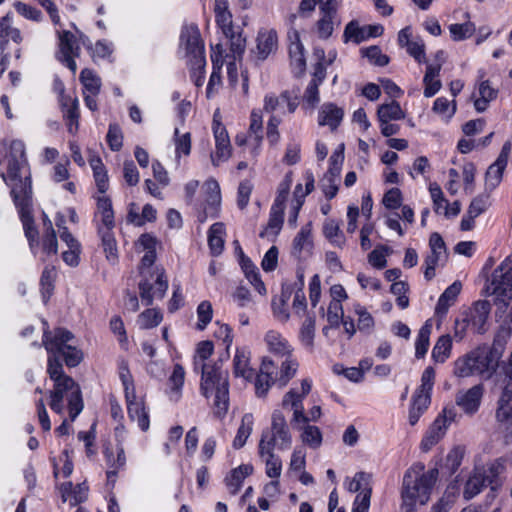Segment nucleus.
Instances as JSON below:
<instances>
[{
  "label": "nucleus",
  "mask_w": 512,
  "mask_h": 512,
  "mask_svg": "<svg viewBox=\"0 0 512 512\" xmlns=\"http://www.w3.org/2000/svg\"><path fill=\"white\" fill-rule=\"evenodd\" d=\"M214 350L211 341L198 344L194 357V370L201 371L200 391L209 399L213 397V413L222 419L229 408V375L218 363H206Z\"/></svg>",
  "instance_id": "nucleus-1"
},
{
  "label": "nucleus",
  "mask_w": 512,
  "mask_h": 512,
  "mask_svg": "<svg viewBox=\"0 0 512 512\" xmlns=\"http://www.w3.org/2000/svg\"><path fill=\"white\" fill-rule=\"evenodd\" d=\"M437 477L436 468L425 471L422 463H415L406 471L401 493L403 512H414L417 504L425 505L429 501Z\"/></svg>",
  "instance_id": "nucleus-2"
},
{
  "label": "nucleus",
  "mask_w": 512,
  "mask_h": 512,
  "mask_svg": "<svg viewBox=\"0 0 512 512\" xmlns=\"http://www.w3.org/2000/svg\"><path fill=\"white\" fill-rule=\"evenodd\" d=\"M65 401L67 402L70 419L74 421L82 412L84 403L80 386L73 378H64L61 382L55 383L50 391L49 406L52 411L62 415Z\"/></svg>",
  "instance_id": "nucleus-3"
},
{
  "label": "nucleus",
  "mask_w": 512,
  "mask_h": 512,
  "mask_svg": "<svg viewBox=\"0 0 512 512\" xmlns=\"http://www.w3.org/2000/svg\"><path fill=\"white\" fill-rule=\"evenodd\" d=\"M495 363L491 353L485 349H474L457 358L454 362V375L466 378L480 375L485 378L492 376L495 371Z\"/></svg>",
  "instance_id": "nucleus-4"
},
{
  "label": "nucleus",
  "mask_w": 512,
  "mask_h": 512,
  "mask_svg": "<svg viewBox=\"0 0 512 512\" xmlns=\"http://www.w3.org/2000/svg\"><path fill=\"white\" fill-rule=\"evenodd\" d=\"M179 55L186 63L206 66L205 45L196 24H184L179 37Z\"/></svg>",
  "instance_id": "nucleus-5"
},
{
  "label": "nucleus",
  "mask_w": 512,
  "mask_h": 512,
  "mask_svg": "<svg viewBox=\"0 0 512 512\" xmlns=\"http://www.w3.org/2000/svg\"><path fill=\"white\" fill-rule=\"evenodd\" d=\"M292 437L286 417L280 410H274L271 417V428L262 433L259 450H287L290 448Z\"/></svg>",
  "instance_id": "nucleus-6"
},
{
  "label": "nucleus",
  "mask_w": 512,
  "mask_h": 512,
  "mask_svg": "<svg viewBox=\"0 0 512 512\" xmlns=\"http://www.w3.org/2000/svg\"><path fill=\"white\" fill-rule=\"evenodd\" d=\"M485 289L497 302L509 303L512 299V253L493 271Z\"/></svg>",
  "instance_id": "nucleus-7"
},
{
  "label": "nucleus",
  "mask_w": 512,
  "mask_h": 512,
  "mask_svg": "<svg viewBox=\"0 0 512 512\" xmlns=\"http://www.w3.org/2000/svg\"><path fill=\"white\" fill-rule=\"evenodd\" d=\"M1 177L11 187L13 201L15 200V189H18L17 194L20 198L32 197L30 170L27 160H7V172H2Z\"/></svg>",
  "instance_id": "nucleus-8"
},
{
  "label": "nucleus",
  "mask_w": 512,
  "mask_h": 512,
  "mask_svg": "<svg viewBox=\"0 0 512 512\" xmlns=\"http://www.w3.org/2000/svg\"><path fill=\"white\" fill-rule=\"evenodd\" d=\"M141 280L138 284L142 302L149 306L155 298L164 297L168 289V281L162 268H154L153 271H147L146 275H140Z\"/></svg>",
  "instance_id": "nucleus-9"
},
{
  "label": "nucleus",
  "mask_w": 512,
  "mask_h": 512,
  "mask_svg": "<svg viewBox=\"0 0 512 512\" xmlns=\"http://www.w3.org/2000/svg\"><path fill=\"white\" fill-rule=\"evenodd\" d=\"M312 382L309 379L301 381V387L291 388L282 399L283 408H291L293 410L292 425L299 428V424L308 423V418L304 414L303 400L310 393Z\"/></svg>",
  "instance_id": "nucleus-10"
},
{
  "label": "nucleus",
  "mask_w": 512,
  "mask_h": 512,
  "mask_svg": "<svg viewBox=\"0 0 512 512\" xmlns=\"http://www.w3.org/2000/svg\"><path fill=\"white\" fill-rule=\"evenodd\" d=\"M456 417L457 412L453 406L445 407L427 430L421 441V449L428 451L436 445L444 437L448 427L456 420Z\"/></svg>",
  "instance_id": "nucleus-11"
},
{
  "label": "nucleus",
  "mask_w": 512,
  "mask_h": 512,
  "mask_svg": "<svg viewBox=\"0 0 512 512\" xmlns=\"http://www.w3.org/2000/svg\"><path fill=\"white\" fill-rule=\"evenodd\" d=\"M339 3L337 0H323L319 7L320 17L314 25V32L321 40L329 39L336 26L340 25L337 16Z\"/></svg>",
  "instance_id": "nucleus-12"
},
{
  "label": "nucleus",
  "mask_w": 512,
  "mask_h": 512,
  "mask_svg": "<svg viewBox=\"0 0 512 512\" xmlns=\"http://www.w3.org/2000/svg\"><path fill=\"white\" fill-rule=\"evenodd\" d=\"M505 385L498 400L495 417L500 431L505 435L506 442L512 439V375Z\"/></svg>",
  "instance_id": "nucleus-13"
},
{
  "label": "nucleus",
  "mask_w": 512,
  "mask_h": 512,
  "mask_svg": "<svg viewBox=\"0 0 512 512\" xmlns=\"http://www.w3.org/2000/svg\"><path fill=\"white\" fill-rule=\"evenodd\" d=\"M16 193H18V189L14 190V204L18 209L25 236L28 239L30 248L33 249L38 245V230L34 225V219L32 215V197L25 196L24 198H20Z\"/></svg>",
  "instance_id": "nucleus-14"
},
{
  "label": "nucleus",
  "mask_w": 512,
  "mask_h": 512,
  "mask_svg": "<svg viewBox=\"0 0 512 512\" xmlns=\"http://www.w3.org/2000/svg\"><path fill=\"white\" fill-rule=\"evenodd\" d=\"M212 130L215 138L216 151L211 154V161L214 166L227 161L231 156V143L225 126L217 119V113L214 114Z\"/></svg>",
  "instance_id": "nucleus-15"
},
{
  "label": "nucleus",
  "mask_w": 512,
  "mask_h": 512,
  "mask_svg": "<svg viewBox=\"0 0 512 512\" xmlns=\"http://www.w3.org/2000/svg\"><path fill=\"white\" fill-rule=\"evenodd\" d=\"M59 38V60L65 64L73 73L77 70L75 57H79L80 46L76 36L67 30L58 32Z\"/></svg>",
  "instance_id": "nucleus-16"
},
{
  "label": "nucleus",
  "mask_w": 512,
  "mask_h": 512,
  "mask_svg": "<svg viewBox=\"0 0 512 512\" xmlns=\"http://www.w3.org/2000/svg\"><path fill=\"white\" fill-rule=\"evenodd\" d=\"M430 253L424 260V277L431 280L435 276V269L438 264L446 258V246L443 238L437 232L431 234L429 239Z\"/></svg>",
  "instance_id": "nucleus-17"
},
{
  "label": "nucleus",
  "mask_w": 512,
  "mask_h": 512,
  "mask_svg": "<svg viewBox=\"0 0 512 512\" xmlns=\"http://www.w3.org/2000/svg\"><path fill=\"white\" fill-rule=\"evenodd\" d=\"M299 105L298 97L292 96L289 91H283L280 95L274 93L267 94L264 97L263 109L267 113L292 114Z\"/></svg>",
  "instance_id": "nucleus-18"
},
{
  "label": "nucleus",
  "mask_w": 512,
  "mask_h": 512,
  "mask_svg": "<svg viewBox=\"0 0 512 512\" xmlns=\"http://www.w3.org/2000/svg\"><path fill=\"white\" fill-rule=\"evenodd\" d=\"M491 311V304L486 300H478L462 314L471 328L479 334L486 331V323Z\"/></svg>",
  "instance_id": "nucleus-19"
},
{
  "label": "nucleus",
  "mask_w": 512,
  "mask_h": 512,
  "mask_svg": "<svg viewBox=\"0 0 512 512\" xmlns=\"http://www.w3.org/2000/svg\"><path fill=\"white\" fill-rule=\"evenodd\" d=\"M73 338L74 335L64 328H57L53 332L45 329L42 344L48 352V355L56 354L60 356L63 350L70 345L69 342Z\"/></svg>",
  "instance_id": "nucleus-20"
},
{
  "label": "nucleus",
  "mask_w": 512,
  "mask_h": 512,
  "mask_svg": "<svg viewBox=\"0 0 512 512\" xmlns=\"http://www.w3.org/2000/svg\"><path fill=\"white\" fill-rule=\"evenodd\" d=\"M278 48V35L274 29H261L256 37V48L252 51L259 61L266 60Z\"/></svg>",
  "instance_id": "nucleus-21"
},
{
  "label": "nucleus",
  "mask_w": 512,
  "mask_h": 512,
  "mask_svg": "<svg viewBox=\"0 0 512 512\" xmlns=\"http://www.w3.org/2000/svg\"><path fill=\"white\" fill-rule=\"evenodd\" d=\"M205 193V207L202 214L199 215L200 222H204L208 216L217 217L221 203L220 186L218 182L211 178L203 185Z\"/></svg>",
  "instance_id": "nucleus-22"
},
{
  "label": "nucleus",
  "mask_w": 512,
  "mask_h": 512,
  "mask_svg": "<svg viewBox=\"0 0 512 512\" xmlns=\"http://www.w3.org/2000/svg\"><path fill=\"white\" fill-rule=\"evenodd\" d=\"M484 394L482 384L472 386L466 391H459L456 395V404L468 415L475 414L480 407Z\"/></svg>",
  "instance_id": "nucleus-23"
},
{
  "label": "nucleus",
  "mask_w": 512,
  "mask_h": 512,
  "mask_svg": "<svg viewBox=\"0 0 512 512\" xmlns=\"http://www.w3.org/2000/svg\"><path fill=\"white\" fill-rule=\"evenodd\" d=\"M274 374H276L275 362L269 357H264L254 383L258 397L266 396L272 384L277 383Z\"/></svg>",
  "instance_id": "nucleus-24"
},
{
  "label": "nucleus",
  "mask_w": 512,
  "mask_h": 512,
  "mask_svg": "<svg viewBox=\"0 0 512 512\" xmlns=\"http://www.w3.org/2000/svg\"><path fill=\"white\" fill-rule=\"evenodd\" d=\"M485 480L490 486L488 497L494 499L497 491L501 488L503 480L501 476L506 471V458L499 457L484 466Z\"/></svg>",
  "instance_id": "nucleus-25"
},
{
  "label": "nucleus",
  "mask_w": 512,
  "mask_h": 512,
  "mask_svg": "<svg viewBox=\"0 0 512 512\" xmlns=\"http://www.w3.org/2000/svg\"><path fill=\"white\" fill-rule=\"evenodd\" d=\"M127 413L131 421L137 422L142 431H147L150 427L149 413L143 397L133 394V398H125Z\"/></svg>",
  "instance_id": "nucleus-26"
},
{
  "label": "nucleus",
  "mask_w": 512,
  "mask_h": 512,
  "mask_svg": "<svg viewBox=\"0 0 512 512\" xmlns=\"http://www.w3.org/2000/svg\"><path fill=\"white\" fill-rule=\"evenodd\" d=\"M136 246L145 251L139 266L140 275H146L147 271H153L154 268H158L154 266L156 260V239L150 234H142Z\"/></svg>",
  "instance_id": "nucleus-27"
},
{
  "label": "nucleus",
  "mask_w": 512,
  "mask_h": 512,
  "mask_svg": "<svg viewBox=\"0 0 512 512\" xmlns=\"http://www.w3.org/2000/svg\"><path fill=\"white\" fill-rule=\"evenodd\" d=\"M20 44L23 36L17 27L13 26V16L7 13L0 18V53L8 52L9 41Z\"/></svg>",
  "instance_id": "nucleus-28"
},
{
  "label": "nucleus",
  "mask_w": 512,
  "mask_h": 512,
  "mask_svg": "<svg viewBox=\"0 0 512 512\" xmlns=\"http://www.w3.org/2000/svg\"><path fill=\"white\" fill-rule=\"evenodd\" d=\"M105 457L109 468L106 472L107 481L109 484L113 485L116 481L118 471L123 469L126 465L125 450L122 442L116 443L115 451L106 449Z\"/></svg>",
  "instance_id": "nucleus-29"
},
{
  "label": "nucleus",
  "mask_w": 512,
  "mask_h": 512,
  "mask_svg": "<svg viewBox=\"0 0 512 512\" xmlns=\"http://www.w3.org/2000/svg\"><path fill=\"white\" fill-rule=\"evenodd\" d=\"M477 78L479 97L475 99L474 106L478 112H484L488 107V103L496 99L498 91L494 89L490 85L489 80L486 79L485 69H479L477 71Z\"/></svg>",
  "instance_id": "nucleus-30"
},
{
  "label": "nucleus",
  "mask_w": 512,
  "mask_h": 512,
  "mask_svg": "<svg viewBox=\"0 0 512 512\" xmlns=\"http://www.w3.org/2000/svg\"><path fill=\"white\" fill-rule=\"evenodd\" d=\"M264 342L268 351L278 357L292 354L294 350L288 339L277 330H268L265 333Z\"/></svg>",
  "instance_id": "nucleus-31"
},
{
  "label": "nucleus",
  "mask_w": 512,
  "mask_h": 512,
  "mask_svg": "<svg viewBox=\"0 0 512 512\" xmlns=\"http://www.w3.org/2000/svg\"><path fill=\"white\" fill-rule=\"evenodd\" d=\"M484 466H475L463 487V498L471 500L479 495L486 485Z\"/></svg>",
  "instance_id": "nucleus-32"
},
{
  "label": "nucleus",
  "mask_w": 512,
  "mask_h": 512,
  "mask_svg": "<svg viewBox=\"0 0 512 512\" xmlns=\"http://www.w3.org/2000/svg\"><path fill=\"white\" fill-rule=\"evenodd\" d=\"M228 7V0H215L214 12L216 23L226 37L233 39L232 14Z\"/></svg>",
  "instance_id": "nucleus-33"
},
{
  "label": "nucleus",
  "mask_w": 512,
  "mask_h": 512,
  "mask_svg": "<svg viewBox=\"0 0 512 512\" xmlns=\"http://www.w3.org/2000/svg\"><path fill=\"white\" fill-rule=\"evenodd\" d=\"M461 289V282L455 281L444 290L435 307V314L437 316L444 317L447 314L449 308L456 302Z\"/></svg>",
  "instance_id": "nucleus-34"
},
{
  "label": "nucleus",
  "mask_w": 512,
  "mask_h": 512,
  "mask_svg": "<svg viewBox=\"0 0 512 512\" xmlns=\"http://www.w3.org/2000/svg\"><path fill=\"white\" fill-rule=\"evenodd\" d=\"M311 223H308L301 227L293 240L292 255L298 259H301L304 254H309L312 247L311 239Z\"/></svg>",
  "instance_id": "nucleus-35"
},
{
  "label": "nucleus",
  "mask_w": 512,
  "mask_h": 512,
  "mask_svg": "<svg viewBox=\"0 0 512 512\" xmlns=\"http://www.w3.org/2000/svg\"><path fill=\"white\" fill-rule=\"evenodd\" d=\"M344 116L343 110L333 103H325L319 111L318 122L321 126H329L332 130L336 129Z\"/></svg>",
  "instance_id": "nucleus-36"
},
{
  "label": "nucleus",
  "mask_w": 512,
  "mask_h": 512,
  "mask_svg": "<svg viewBox=\"0 0 512 512\" xmlns=\"http://www.w3.org/2000/svg\"><path fill=\"white\" fill-rule=\"evenodd\" d=\"M234 375L245 380L254 377V370L250 367V352L245 348H237L233 359Z\"/></svg>",
  "instance_id": "nucleus-37"
},
{
  "label": "nucleus",
  "mask_w": 512,
  "mask_h": 512,
  "mask_svg": "<svg viewBox=\"0 0 512 512\" xmlns=\"http://www.w3.org/2000/svg\"><path fill=\"white\" fill-rule=\"evenodd\" d=\"M253 473V466L242 464L233 469L225 478L226 486L232 495L238 493L246 477Z\"/></svg>",
  "instance_id": "nucleus-38"
},
{
  "label": "nucleus",
  "mask_w": 512,
  "mask_h": 512,
  "mask_svg": "<svg viewBox=\"0 0 512 512\" xmlns=\"http://www.w3.org/2000/svg\"><path fill=\"white\" fill-rule=\"evenodd\" d=\"M284 360L281 363V366L278 371V366L276 365V374H274L277 383L280 386H285L288 382L296 375L299 363L297 359L292 354L283 357Z\"/></svg>",
  "instance_id": "nucleus-39"
},
{
  "label": "nucleus",
  "mask_w": 512,
  "mask_h": 512,
  "mask_svg": "<svg viewBox=\"0 0 512 512\" xmlns=\"http://www.w3.org/2000/svg\"><path fill=\"white\" fill-rule=\"evenodd\" d=\"M325 238L334 246L343 248L346 243L345 236L340 229V223L334 219H327L323 224Z\"/></svg>",
  "instance_id": "nucleus-40"
},
{
  "label": "nucleus",
  "mask_w": 512,
  "mask_h": 512,
  "mask_svg": "<svg viewBox=\"0 0 512 512\" xmlns=\"http://www.w3.org/2000/svg\"><path fill=\"white\" fill-rule=\"evenodd\" d=\"M289 55L293 69L297 75H301L306 68V59L304 55V46L298 36H296V40L291 42L289 46Z\"/></svg>",
  "instance_id": "nucleus-41"
},
{
  "label": "nucleus",
  "mask_w": 512,
  "mask_h": 512,
  "mask_svg": "<svg viewBox=\"0 0 512 512\" xmlns=\"http://www.w3.org/2000/svg\"><path fill=\"white\" fill-rule=\"evenodd\" d=\"M452 344V337L449 334L440 336L432 349V359L436 363H444L451 356Z\"/></svg>",
  "instance_id": "nucleus-42"
},
{
  "label": "nucleus",
  "mask_w": 512,
  "mask_h": 512,
  "mask_svg": "<svg viewBox=\"0 0 512 512\" xmlns=\"http://www.w3.org/2000/svg\"><path fill=\"white\" fill-rule=\"evenodd\" d=\"M225 233L224 224L221 222L214 223L208 231V245L213 255L221 254L224 248L223 235Z\"/></svg>",
  "instance_id": "nucleus-43"
},
{
  "label": "nucleus",
  "mask_w": 512,
  "mask_h": 512,
  "mask_svg": "<svg viewBox=\"0 0 512 512\" xmlns=\"http://www.w3.org/2000/svg\"><path fill=\"white\" fill-rule=\"evenodd\" d=\"M90 166L93 170V176L96 186L100 193H105L109 187L108 175L102 160L98 156L89 159Z\"/></svg>",
  "instance_id": "nucleus-44"
},
{
  "label": "nucleus",
  "mask_w": 512,
  "mask_h": 512,
  "mask_svg": "<svg viewBox=\"0 0 512 512\" xmlns=\"http://www.w3.org/2000/svg\"><path fill=\"white\" fill-rule=\"evenodd\" d=\"M254 418L251 413H246L241 419V424L237 430V434L233 440V447L235 449L242 448L247 439L250 437L253 430Z\"/></svg>",
  "instance_id": "nucleus-45"
},
{
  "label": "nucleus",
  "mask_w": 512,
  "mask_h": 512,
  "mask_svg": "<svg viewBox=\"0 0 512 512\" xmlns=\"http://www.w3.org/2000/svg\"><path fill=\"white\" fill-rule=\"evenodd\" d=\"M432 332V324L430 320H427L425 324L419 329L418 335L415 341V357L418 359L423 358L429 348V339Z\"/></svg>",
  "instance_id": "nucleus-46"
},
{
  "label": "nucleus",
  "mask_w": 512,
  "mask_h": 512,
  "mask_svg": "<svg viewBox=\"0 0 512 512\" xmlns=\"http://www.w3.org/2000/svg\"><path fill=\"white\" fill-rule=\"evenodd\" d=\"M185 371L182 365L175 364L173 367L172 374L168 379V385L170 388V397L174 401H178L181 395V389L184 385Z\"/></svg>",
  "instance_id": "nucleus-47"
},
{
  "label": "nucleus",
  "mask_w": 512,
  "mask_h": 512,
  "mask_svg": "<svg viewBox=\"0 0 512 512\" xmlns=\"http://www.w3.org/2000/svg\"><path fill=\"white\" fill-rule=\"evenodd\" d=\"M59 103L64 119H74L75 121L80 118L78 99L66 95L64 89L61 90Z\"/></svg>",
  "instance_id": "nucleus-48"
},
{
  "label": "nucleus",
  "mask_w": 512,
  "mask_h": 512,
  "mask_svg": "<svg viewBox=\"0 0 512 512\" xmlns=\"http://www.w3.org/2000/svg\"><path fill=\"white\" fill-rule=\"evenodd\" d=\"M242 269L247 280L253 285L255 290L259 294L264 295L266 293V288L260 279L257 267L251 262L250 259L246 258L242 260Z\"/></svg>",
  "instance_id": "nucleus-49"
},
{
  "label": "nucleus",
  "mask_w": 512,
  "mask_h": 512,
  "mask_svg": "<svg viewBox=\"0 0 512 512\" xmlns=\"http://www.w3.org/2000/svg\"><path fill=\"white\" fill-rule=\"evenodd\" d=\"M118 375L124 388L125 398H133L136 393L133 376L129 370L128 362L121 360L118 363Z\"/></svg>",
  "instance_id": "nucleus-50"
},
{
  "label": "nucleus",
  "mask_w": 512,
  "mask_h": 512,
  "mask_svg": "<svg viewBox=\"0 0 512 512\" xmlns=\"http://www.w3.org/2000/svg\"><path fill=\"white\" fill-rule=\"evenodd\" d=\"M379 122H385L390 120H400L405 117V114L396 101H392L389 104H382L377 111Z\"/></svg>",
  "instance_id": "nucleus-51"
},
{
  "label": "nucleus",
  "mask_w": 512,
  "mask_h": 512,
  "mask_svg": "<svg viewBox=\"0 0 512 512\" xmlns=\"http://www.w3.org/2000/svg\"><path fill=\"white\" fill-rule=\"evenodd\" d=\"M80 81L83 85V93L99 94L101 79L93 70L83 69L80 74Z\"/></svg>",
  "instance_id": "nucleus-52"
},
{
  "label": "nucleus",
  "mask_w": 512,
  "mask_h": 512,
  "mask_svg": "<svg viewBox=\"0 0 512 512\" xmlns=\"http://www.w3.org/2000/svg\"><path fill=\"white\" fill-rule=\"evenodd\" d=\"M274 450H269V452H264L259 450V455L264 459L266 463V474L270 478H279L282 471V462L278 456H276L273 452Z\"/></svg>",
  "instance_id": "nucleus-53"
},
{
  "label": "nucleus",
  "mask_w": 512,
  "mask_h": 512,
  "mask_svg": "<svg viewBox=\"0 0 512 512\" xmlns=\"http://www.w3.org/2000/svg\"><path fill=\"white\" fill-rule=\"evenodd\" d=\"M163 319L160 310L150 308L144 310L137 319V325L140 329H151L158 326Z\"/></svg>",
  "instance_id": "nucleus-54"
},
{
  "label": "nucleus",
  "mask_w": 512,
  "mask_h": 512,
  "mask_svg": "<svg viewBox=\"0 0 512 512\" xmlns=\"http://www.w3.org/2000/svg\"><path fill=\"white\" fill-rule=\"evenodd\" d=\"M47 373L54 384L61 382L64 378H71L64 373L60 356L56 354L48 355Z\"/></svg>",
  "instance_id": "nucleus-55"
},
{
  "label": "nucleus",
  "mask_w": 512,
  "mask_h": 512,
  "mask_svg": "<svg viewBox=\"0 0 512 512\" xmlns=\"http://www.w3.org/2000/svg\"><path fill=\"white\" fill-rule=\"evenodd\" d=\"M44 225L47 226V233L42 240L43 251L48 255H55L58 251L57 237L52 223L46 215L44 216Z\"/></svg>",
  "instance_id": "nucleus-56"
},
{
  "label": "nucleus",
  "mask_w": 512,
  "mask_h": 512,
  "mask_svg": "<svg viewBox=\"0 0 512 512\" xmlns=\"http://www.w3.org/2000/svg\"><path fill=\"white\" fill-rule=\"evenodd\" d=\"M365 32L366 29H364V27H360L357 21L352 20L344 29V42L347 43L349 41H353L354 43L359 44L366 40Z\"/></svg>",
  "instance_id": "nucleus-57"
},
{
  "label": "nucleus",
  "mask_w": 512,
  "mask_h": 512,
  "mask_svg": "<svg viewBox=\"0 0 512 512\" xmlns=\"http://www.w3.org/2000/svg\"><path fill=\"white\" fill-rule=\"evenodd\" d=\"M98 234L101 238L102 246H103V250L106 254V258L109 261H115L118 258V251H117V243H116V239L114 237L113 231L105 230L103 232H98Z\"/></svg>",
  "instance_id": "nucleus-58"
},
{
  "label": "nucleus",
  "mask_w": 512,
  "mask_h": 512,
  "mask_svg": "<svg viewBox=\"0 0 512 512\" xmlns=\"http://www.w3.org/2000/svg\"><path fill=\"white\" fill-rule=\"evenodd\" d=\"M476 30L475 24L470 21H466L462 24H451L449 25V32L451 38L454 41H462L471 37Z\"/></svg>",
  "instance_id": "nucleus-59"
},
{
  "label": "nucleus",
  "mask_w": 512,
  "mask_h": 512,
  "mask_svg": "<svg viewBox=\"0 0 512 512\" xmlns=\"http://www.w3.org/2000/svg\"><path fill=\"white\" fill-rule=\"evenodd\" d=\"M371 476L365 472H357L352 479H347V489L354 493H364L367 490H371L370 484Z\"/></svg>",
  "instance_id": "nucleus-60"
},
{
  "label": "nucleus",
  "mask_w": 512,
  "mask_h": 512,
  "mask_svg": "<svg viewBox=\"0 0 512 512\" xmlns=\"http://www.w3.org/2000/svg\"><path fill=\"white\" fill-rule=\"evenodd\" d=\"M314 336H315V319L314 317H307L302 323L300 329V341L301 343L312 349L314 345Z\"/></svg>",
  "instance_id": "nucleus-61"
},
{
  "label": "nucleus",
  "mask_w": 512,
  "mask_h": 512,
  "mask_svg": "<svg viewBox=\"0 0 512 512\" xmlns=\"http://www.w3.org/2000/svg\"><path fill=\"white\" fill-rule=\"evenodd\" d=\"M55 276H56V271H55L54 267L47 266L44 268L42 275H41V279H40L41 291H42V296H43L44 302H46L48 300V298L50 297V295L53 291V288H54L53 283H54Z\"/></svg>",
  "instance_id": "nucleus-62"
},
{
  "label": "nucleus",
  "mask_w": 512,
  "mask_h": 512,
  "mask_svg": "<svg viewBox=\"0 0 512 512\" xmlns=\"http://www.w3.org/2000/svg\"><path fill=\"white\" fill-rule=\"evenodd\" d=\"M465 455V448L456 446L452 448L446 457L445 467L451 474L455 473L462 464Z\"/></svg>",
  "instance_id": "nucleus-63"
},
{
  "label": "nucleus",
  "mask_w": 512,
  "mask_h": 512,
  "mask_svg": "<svg viewBox=\"0 0 512 512\" xmlns=\"http://www.w3.org/2000/svg\"><path fill=\"white\" fill-rule=\"evenodd\" d=\"M506 167L505 163L502 161H495L492 165L489 166L486 172V184L494 189L499 185L502 180L503 172Z\"/></svg>",
  "instance_id": "nucleus-64"
}]
</instances>
